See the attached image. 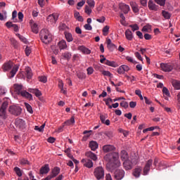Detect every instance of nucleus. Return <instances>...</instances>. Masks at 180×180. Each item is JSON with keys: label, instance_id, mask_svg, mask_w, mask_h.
Segmentation results:
<instances>
[{"label": "nucleus", "instance_id": "nucleus-1", "mask_svg": "<svg viewBox=\"0 0 180 180\" xmlns=\"http://www.w3.org/2000/svg\"><path fill=\"white\" fill-rule=\"evenodd\" d=\"M104 160L107 161V168H108L111 172L122 165L120 160H119V153L117 152L106 154L104 156Z\"/></svg>", "mask_w": 180, "mask_h": 180}, {"label": "nucleus", "instance_id": "nucleus-2", "mask_svg": "<svg viewBox=\"0 0 180 180\" xmlns=\"http://www.w3.org/2000/svg\"><path fill=\"white\" fill-rule=\"evenodd\" d=\"M39 36L42 43H44V44H50L53 41V34L47 29L41 30Z\"/></svg>", "mask_w": 180, "mask_h": 180}, {"label": "nucleus", "instance_id": "nucleus-3", "mask_svg": "<svg viewBox=\"0 0 180 180\" xmlns=\"http://www.w3.org/2000/svg\"><path fill=\"white\" fill-rule=\"evenodd\" d=\"M94 176L98 180L103 179L105 178V170L102 167H98L94 169Z\"/></svg>", "mask_w": 180, "mask_h": 180}, {"label": "nucleus", "instance_id": "nucleus-4", "mask_svg": "<svg viewBox=\"0 0 180 180\" xmlns=\"http://www.w3.org/2000/svg\"><path fill=\"white\" fill-rule=\"evenodd\" d=\"M160 68L162 71H164V72H171L172 70H174V64L173 63H160Z\"/></svg>", "mask_w": 180, "mask_h": 180}, {"label": "nucleus", "instance_id": "nucleus-5", "mask_svg": "<svg viewBox=\"0 0 180 180\" xmlns=\"http://www.w3.org/2000/svg\"><path fill=\"white\" fill-rule=\"evenodd\" d=\"M8 112H10L11 115H14V116H19V115L22 113V108L18 105H11Z\"/></svg>", "mask_w": 180, "mask_h": 180}, {"label": "nucleus", "instance_id": "nucleus-6", "mask_svg": "<svg viewBox=\"0 0 180 180\" xmlns=\"http://www.w3.org/2000/svg\"><path fill=\"white\" fill-rule=\"evenodd\" d=\"M133 164L136 165L137 164V160H131L127 159V160H124L123 162V167L124 169L128 170V169H131L133 168Z\"/></svg>", "mask_w": 180, "mask_h": 180}, {"label": "nucleus", "instance_id": "nucleus-7", "mask_svg": "<svg viewBox=\"0 0 180 180\" xmlns=\"http://www.w3.org/2000/svg\"><path fill=\"white\" fill-rule=\"evenodd\" d=\"M8 108V102H4L0 108V117L2 119H6V108Z\"/></svg>", "mask_w": 180, "mask_h": 180}, {"label": "nucleus", "instance_id": "nucleus-8", "mask_svg": "<svg viewBox=\"0 0 180 180\" xmlns=\"http://www.w3.org/2000/svg\"><path fill=\"white\" fill-rule=\"evenodd\" d=\"M100 63H101V64H105V65H109V67H114V68H116V67L118 66L116 62L106 60L105 58L101 59Z\"/></svg>", "mask_w": 180, "mask_h": 180}, {"label": "nucleus", "instance_id": "nucleus-9", "mask_svg": "<svg viewBox=\"0 0 180 180\" xmlns=\"http://www.w3.org/2000/svg\"><path fill=\"white\" fill-rule=\"evenodd\" d=\"M114 178H115L117 180H121L124 178V170L123 169H117L114 172Z\"/></svg>", "mask_w": 180, "mask_h": 180}, {"label": "nucleus", "instance_id": "nucleus-10", "mask_svg": "<svg viewBox=\"0 0 180 180\" xmlns=\"http://www.w3.org/2000/svg\"><path fill=\"white\" fill-rule=\"evenodd\" d=\"M153 165V160L150 159L147 161L144 168H143V175H148V172H150V169L151 166Z\"/></svg>", "mask_w": 180, "mask_h": 180}, {"label": "nucleus", "instance_id": "nucleus-11", "mask_svg": "<svg viewBox=\"0 0 180 180\" xmlns=\"http://www.w3.org/2000/svg\"><path fill=\"white\" fill-rule=\"evenodd\" d=\"M15 126L17 127H19V129H21V130H23L26 127V122H25V120L20 119V118H17L15 120Z\"/></svg>", "mask_w": 180, "mask_h": 180}, {"label": "nucleus", "instance_id": "nucleus-12", "mask_svg": "<svg viewBox=\"0 0 180 180\" xmlns=\"http://www.w3.org/2000/svg\"><path fill=\"white\" fill-rule=\"evenodd\" d=\"M46 20L50 23H56L58 20V15L56 13L51 14L48 16Z\"/></svg>", "mask_w": 180, "mask_h": 180}, {"label": "nucleus", "instance_id": "nucleus-13", "mask_svg": "<svg viewBox=\"0 0 180 180\" xmlns=\"http://www.w3.org/2000/svg\"><path fill=\"white\" fill-rule=\"evenodd\" d=\"M60 169L58 167H54L52 171L51 174L48 175L49 177H50L51 179H53V178H56L58 174H60Z\"/></svg>", "mask_w": 180, "mask_h": 180}, {"label": "nucleus", "instance_id": "nucleus-14", "mask_svg": "<svg viewBox=\"0 0 180 180\" xmlns=\"http://www.w3.org/2000/svg\"><path fill=\"white\" fill-rule=\"evenodd\" d=\"M13 67V63H12L11 61H8L2 65V70L4 72H6V71H9V70H11Z\"/></svg>", "mask_w": 180, "mask_h": 180}, {"label": "nucleus", "instance_id": "nucleus-15", "mask_svg": "<svg viewBox=\"0 0 180 180\" xmlns=\"http://www.w3.org/2000/svg\"><path fill=\"white\" fill-rule=\"evenodd\" d=\"M50 172V167L49 165H45L44 166H42L39 170V174L40 175H46Z\"/></svg>", "mask_w": 180, "mask_h": 180}, {"label": "nucleus", "instance_id": "nucleus-16", "mask_svg": "<svg viewBox=\"0 0 180 180\" xmlns=\"http://www.w3.org/2000/svg\"><path fill=\"white\" fill-rule=\"evenodd\" d=\"M120 9H121L122 12L126 15L130 11V6L127 4L122 3L120 4Z\"/></svg>", "mask_w": 180, "mask_h": 180}, {"label": "nucleus", "instance_id": "nucleus-17", "mask_svg": "<svg viewBox=\"0 0 180 180\" xmlns=\"http://www.w3.org/2000/svg\"><path fill=\"white\" fill-rule=\"evenodd\" d=\"M148 8L150 9V11H154L155 12H157V11H158V6L154 4V1H153V0H149L148 3Z\"/></svg>", "mask_w": 180, "mask_h": 180}, {"label": "nucleus", "instance_id": "nucleus-18", "mask_svg": "<svg viewBox=\"0 0 180 180\" xmlns=\"http://www.w3.org/2000/svg\"><path fill=\"white\" fill-rule=\"evenodd\" d=\"M116 148L112 145H105L103 146V153H110V151H115Z\"/></svg>", "mask_w": 180, "mask_h": 180}, {"label": "nucleus", "instance_id": "nucleus-19", "mask_svg": "<svg viewBox=\"0 0 180 180\" xmlns=\"http://www.w3.org/2000/svg\"><path fill=\"white\" fill-rule=\"evenodd\" d=\"M82 164H84V167H86V168H92L94 167V162L91 160H85L82 159Z\"/></svg>", "mask_w": 180, "mask_h": 180}, {"label": "nucleus", "instance_id": "nucleus-20", "mask_svg": "<svg viewBox=\"0 0 180 180\" xmlns=\"http://www.w3.org/2000/svg\"><path fill=\"white\" fill-rule=\"evenodd\" d=\"M85 155L87 157V158H90V160H92L93 161H96L98 160V156H96V154L91 151L86 152Z\"/></svg>", "mask_w": 180, "mask_h": 180}, {"label": "nucleus", "instance_id": "nucleus-21", "mask_svg": "<svg viewBox=\"0 0 180 180\" xmlns=\"http://www.w3.org/2000/svg\"><path fill=\"white\" fill-rule=\"evenodd\" d=\"M19 70V65H15L11 71L10 72V76L9 78H13V77H15V75H16V73L18 72Z\"/></svg>", "mask_w": 180, "mask_h": 180}, {"label": "nucleus", "instance_id": "nucleus-22", "mask_svg": "<svg viewBox=\"0 0 180 180\" xmlns=\"http://www.w3.org/2000/svg\"><path fill=\"white\" fill-rule=\"evenodd\" d=\"M13 88L15 89V92L18 94V95H20L23 91H22L23 86L22 84H15L13 85Z\"/></svg>", "mask_w": 180, "mask_h": 180}, {"label": "nucleus", "instance_id": "nucleus-23", "mask_svg": "<svg viewBox=\"0 0 180 180\" xmlns=\"http://www.w3.org/2000/svg\"><path fill=\"white\" fill-rule=\"evenodd\" d=\"M120 158L122 161H126L129 160V153H127V151L122 150L120 152Z\"/></svg>", "mask_w": 180, "mask_h": 180}, {"label": "nucleus", "instance_id": "nucleus-24", "mask_svg": "<svg viewBox=\"0 0 180 180\" xmlns=\"http://www.w3.org/2000/svg\"><path fill=\"white\" fill-rule=\"evenodd\" d=\"M89 147L92 151H96L98 147V142L95 141H91L89 143Z\"/></svg>", "mask_w": 180, "mask_h": 180}, {"label": "nucleus", "instance_id": "nucleus-25", "mask_svg": "<svg viewBox=\"0 0 180 180\" xmlns=\"http://www.w3.org/2000/svg\"><path fill=\"white\" fill-rule=\"evenodd\" d=\"M100 119L103 124H105L106 126H110V120H106V115H101Z\"/></svg>", "mask_w": 180, "mask_h": 180}, {"label": "nucleus", "instance_id": "nucleus-26", "mask_svg": "<svg viewBox=\"0 0 180 180\" xmlns=\"http://www.w3.org/2000/svg\"><path fill=\"white\" fill-rule=\"evenodd\" d=\"M58 46L60 50H65V49H67L68 47V46H67V41H65V40H64V39L59 41L58 43Z\"/></svg>", "mask_w": 180, "mask_h": 180}, {"label": "nucleus", "instance_id": "nucleus-27", "mask_svg": "<svg viewBox=\"0 0 180 180\" xmlns=\"http://www.w3.org/2000/svg\"><path fill=\"white\" fill-rule=\"evenodd\" d=\"M62 57L64 60L70 61V60H71V58L72 57V53L69 51H65L62 53Z\"/></svg>", "mask_w": 180, "mask_h": 180}, {"label": "nucleus", "instance_id": "nucleus-28", "mask_svg": "<svg viewBox=\"0 0 180 180\" xmlns=\"http://www.w3.org/2000/svg\"><path fill=\"white\" fill-rule=\"evenodd\" d=\"M78 50H79V51H82L83 54H91V50H89L88 48L85 47L84 46H79L78 47Z\"/></svg>", "mask_w": 180, "mask_h": 180}, {"label": "nucleus", "instance_id": "nucleus-29", "mask_svg": "<svg viewBox=\"0 0 180 180\" xmlns=\"http://www.w3.org/2000/svg\"><path fill=\"white\" fill-rule=\"evenodd\" d=\"M74 18L76 19V20H78V22L84 21V18L79 14V12L77 11H74Z\"/></svg>", "mask_w": 180, "mask_h": 180}, {"label": "nucleus", "instance_id": "nucleus-30", "mask_svg": "<svg viewBox=\"0 0 180 180\" xmlns=\"http://www.w3.org/2000/svg\"><path fill=\"white\" fill-rule=\"evenodd\" d=\"M130 5H131L133 12L134 13H139V6H137V4H136V2H134V1H131Z\"/></svg>", "mask_w": 180, "mask_h": 180}, {"label": "nucleus", "instance_id": "nucleus-31", "mask_svg": "<svg viewBox=\"0 0 180 180\" xmlns=\"http://www.w3.org/2000/svg\"><path fill=\"white\" fill-rule=\"evenodd\" d=\"M172 85L174 88V89L179 90L180 89V81L176 79H173L172 81Z\"/></svg>", "mask_w": 180, "mask_h": 180}, {"label": "nucleus", "instance_id": "nucleus-32", "mask_svg": "<svg viewBox=\"0 0 180 180\" xmlns=\"http://www.w3.org/2000/svg\"><path fill=\"white\" fill-rule=\"evenodd\" d=\"M20 95H21V96H22L23 98H26L27 99L30 100L33 98V96L26 91H22Z\"/></svg>", "mask_w": 180, "mask_h": 180}, {"label": "nucleus", "instance_id": "nucleus-33", "mask_svg": "<svg viewBox=\"0 0 180 180\" xmlns=\"http://www.w3.org/2000/svg\"><path fill=\"white\" fill-rule=\"evenodd\" d=\"M25 72H26L27 79H32V77H33L32 69L30 68H26Z\"/></svg>", "mask_w": 180, "mask_h": 180}, {"label": "nucleus", "instance_id": "nucleus-34", "mask_svg": "<svg viewBox=\"0 0 180 180\" xmlns=\"http://www.w3.org/2000/svg\"><path fill=\"white\" fill-rule=\"evenodd\" d=\"M125 37L127 40H133V32L130 30H127L125 32Z\"/></svg>", "mask_w": 180, "mask_h": 180}, {"label": "nucleus", "instance_id": "nucleus-35", "mask_svg": "<svg viewBox=\"0 0 180 180\" xmlns=\"http://www.w3.org/2000/svg\"><path fill=\"white\" fill-rule=\"evenodd\" d=\"M141 174V167L136 168L133 172V175H134V176H135V178H139V176H140Z\"/></svg>", "mask_w": 180, "mask_h": 180}, {"label": "nucleus", "instance_id": "nucleus-36", "mask_svg": "<svg viewBox=\"0 0 180 180\" xmlns=\"http://www.w3.org/2000/svg\"><path fill=\"white\" fill-rule=\"evenodd\" d=\"M65 37L67 41H68V43H70V42L72 41V40H74V38L72 37V34L70 32H65Z\"/></svg>", "mask_w": 180, "mask_h": 180}, {"label": "nucleus", "instance_id": "nucleus-37", "mask_svg": "<svg viewBox=\"0 0 180 180\" xmlns=\"http://www.w3.org/2000/svg\"><path fill=\"white\" fill-rule=\"evenodd\" d=\"M75 123V118L72 117L70 120H68L66 122H64V124L66 126H71V124H74Z\"/></svg>", "mask_w": 180, "mask_h": 180}, {"label": "nucleus", "instance_id": "nucleus-38", "mask_svg": "<svg viewBox=\"0 0 180 180\" xmlns=\"http://www.w3.org/2000/svg\"><path fill=\"white\" fill-rule=\"evenodd\" d=\"M30 92H32V94H34L35 96L37 98H40L41 96V91H40L39 89H32Z\"/></svg>", "mask_w": 180, "mask_h": 180}, {"label": "nucleus", "instance_id": "nucleus-39", "mask_svg": "<svg viewBox=\"0 0 180 180\" xmlns=\"http://www.w3.org/2000/svg\"><path fill=\"white\" fill-rule=\"evenodd\" d=\"M31 29H32L33 33H35V34H37V33H39V27L37 26V24L34 23L31 26Z\"/></svg>", "mask_w": 180, "mask_h": 180}, {"label": "nucleus", "instance_id": "nucleus-40", "mask_svg": "<svg viewBox=\"0 0 180 180\" xmlns=\"http://www.w3.org/2000/svg\"><path fill=\"white\" fill-rule=\"evenodd\" d=\"M101 72L104 75V77H109V78H112L113 77V75L108 70H101Z\"/></svg>", "mask_w": 180, "mask_h": 180}, {"label": "nucleus", "instance_id": "nucleus-41", "mask_svg": "<svg viewBox=\"0 0 180 180\" xmlns=\"http://www.w3.org/2000/svg\"><path fill=\"white\" fill-rule=\"evenodd\" d=\"M92 8L89 7V6H85L84 13H86L89 16L92 13Z\"/></svg>", "mask_w": 180, "mask_h": 180}, {"label": "nucleus", "instance_id": "nucleus-42", "mask_svg": "<svg viewBox=\"0 0 180 180\" xmlns=\"http://www.w3.org/2000/svg\"><path fill=\"white\" fill-rule=\"evenodd\" d=\"M162 15L165 18V19H170L171 18V13L168 11H162Z\"/></svg>", "mask_w": 180, "mask_h": 180}, {"label": "nucleus", "instance_id": "nucleus-43", "mask_svg": "<svg viewBox=\"0 0 180 180\" xmlns=\"http://www.w3.org/2000/svg\"><path fill=\"white\" fill-rule=\"evenodd\" d=\"M89 133H92V131H87V130H86V131H84V132H83V134H86V136H84V137H83V139H82V140L84 141H85V140H86V139H88V137H90L91 136V134H89Z\"/></svg>", "mask_w": 180, "mask_h": 180}, {"label": "nucleus", "instance_id": "nucleus-44", "mask_svg": "<svg viewBox=\"0 0 180 180\" xmlns=\"http://www.w3.org/2000/svg\"><path fill=\"white\" fill-rule=\"evenodd\" d=\"M86 4L89 5V8H95V1L94 0H86Z\"/></svg>", "mask_w": 180, "mask_h": 180}, {"label": "nucleus", "instance_id": "nucleus-45", "mask_svg": "<svg viewBox=\"0 0 180 180\" xmlns=\"http://www.w3.org/2000/svg\"><path fill=\"white\" fill-rule=\"evenodd\" d=\"M25 106L27 110V112H29V113H33V108H32V105H30L27 103H25Z\"/></svg>", "mask_w": 180, "mask_h": 180}, {"label": "nucleus", "instance_id": "nucleus-46", "mask_svg": "<svg viewBox=\"0 0 180 180\" xmlns=\"http://www.w3.org/2000/svg\"><path fill=\"white\" fill-rule=\"evenodd\" d=\"M109 26L105 25L103 28V36H108V34H109Z\"/></svg>", "mask_w": 180, "mask_h": 180}, {"label": "nucleus", "instance_id": "nucleus-47", "mask_svg": "<svg viewBox=\"0 0 180 180\" xmlns=\"http://www.w3.org/2000/svg\"><path fill=\"white\" fill-rule=\"evenodd\" d=\"M16 36L22 41V43H25V44H27V39L25 38V37L20 35V34H16Z\"/></svg>", "mask_w": 180, "mask_h": 180}, {"label": "nucleus", "instance_id": "nucleus-48", "mask_svg": "<svg viewBox=\"0 0 180 180\" xmlns=\"http://www.w3.org/2000/svg\"><path fill=\"white\" fill-rule=\"evenodd\" d=\"M14 171L16 175H18V176H22V170H20V168L16 167L14 168Z\"/></svg>", "mask_w": 180, "mask_h": 180}, {"label": "nucleus", "instance_id": "nucleus-49", "mask_svg": "<svg viewBox=\"0 0 180 180\" xmlns=\"http://www.w3.org/2000/svg\"><path fill=\"white\" fill-rule=\"evenodd\" d=\"M44 127H46V123L43 124L40 127H39V126H35L34 130H37L38 131H43V130H44Z\"/></svg>", "mask_w": 180, "mask_h": 180}, {"label": "nucleus", "instance_id": "nucleus-50", "mask_svg": "<svg viewBox=\"0 0 180 180\" xmlns=\"http://www.w3.org/2000/svg\"><path fill=\"white\" fill-rule=\"evenodd\" d=\"M165 1L166 0H155V2L160 6H165Z\"/></svg>", "mask_w": 180, "mask_h": 180}, {"label": "nucleus", "instance_id": "nucleus-51", "mask_svg": "<svg viewBox=\"0 0 180 180\" xmlns=\"http://www.w3.org/2000/svg\"><path fill=\"white\" fill-rule=\"evenodd\" d=\"M125 60H127L129 63H131L132 64H137V62L134 60V59H133L131 56H127Z\"/></svg>", "mask_w": 180, "mask_h": 180}, {"label": "nucleus", "instance_id": "nucleus-52", "mask_svg": "<svg viewBox=\"0 0 180 180\" xmlns=\"http://www.w3.org/2000/svg\"><path fill=\"white\" fill-rule=\"evenodd\" d=\"M51 49L53 54H56V55L58 54V49H57V46H56V45H52L51 46Z\"/></svg>", "mask_w": 180, "mask_h": 180}, {"label": "nucleus", "instance_id": "nucleus-53", "mask_svg": "<svg viewBox=\"0 0 180 180\" xmlns=\"http://www.w3.org/2000/svg\"><path fill=\"white\" fill-rule=\"evenodd\" d=\"M120 105L122 108H124V109H127V108H129V103L127 101H122Z\"/></svg>", "mask_w": 180, "mask_h": 180}, {"label": "nucleus", "instance_id": "nucleus-54", "mask_svg": "<svg viewBox=\"0 0 180 180\" xmlns=\"http://www.w3.org/2000/svg\"><path fill=\"white\" fill-rule=\"evenodd\" d=\"M39 79L40 82H43L44 84H46V82H47V77L46 76H40L39 77Z\"/></svg>", "mask_w": 180, "mask_h": 180}, {"label": "nucleus", "instance_id": "nucleus-55", "mask_svg": "<svg viewBox=\"0 0 180 180\" xmlns=\"http://www.w3.org/2000/svg\"><path fill=\"white\" fill-rule=\"evenodd\" d=\"M86 71H87V75H92V74H94V68L89 67L86 69Z\"/></svg>", "mask_w": 180, "mask_h": 180}, {"label": "nucleus", "instance_id": "nucleus-56", "mask_svg": "<svg viewBox=\"0 0 180 180\" xmlns=\"http://www.w3.org/2000/svg\"><path fill=\"white\" fill-rule=\"evenodd\" d=\"M20 164L21 165H27L29 164V160H26V159H21L20 160Z\"/></svg>", "mask_w": 180, "mask_h": 180}, {"label": "nucleus", "instance_id": "nucleus-57", "mask_svg": "<svg viewBox=\"0 0 180 180\" xmlns=\"http://www.w3.org/2000/svg\"><path fill=\"white\" fill-rule=\"evenodd\" d=\"M162 92L164 95H166V96H169V91L168 89H167V87H163Z\"/></svg>", "mask_w": 180, "mask_h": 180}, {"label": "nucleus", "instance_id": "nucleus-58", "mask_svg": "<svg viewBox=\"0 0 180 180\" xmlns=\"http://www.w3.org/2000/svg\"><path fill=\"white\" fill-rule=\"evenodd\" d=\"M115 47H116V45H115L113 43L112 44H110L109 45H107V48L110 51H112V50H114Z\"/></svg>", "mask_w": 180, "mask_h": 180}, {"label": "nucleus", "instance_id": "nucleus-59", "mask_svg": "<svg viewBox=\"0 0 180 180\" xmlns=\"http://www.w3.org/2000/svg\"><path fill=\"white\" fill-rule=\"evenodd\" d=\"M3 13L5 16L0 13V20H4L6 19V11H3Z\"/></svg>", "mask_w": 180, "mask_h": 180}, {"label": "nucleus", "instance_id": "nucleus-60", "mask_svg": "<svg viewBox=\"0 0 180 180\" xmlns=\"http://www.w3.org/2000/svg\"><path fill=\"white\" fill-rule=\"evenodd\" d=\"M77 76L79 79H84L85 78V74H84L83 72L77 73Z\"/></svg>", "mask_w": 180, "mask_h": 180}, {"label": "nucleus", "instance_id": "nucleus-61", "mask_svg": "<svg viewBox=\"0 0 180 180\" xmlns=\"http://www.w3.org/2000/svg\"><path fill=\"white\" fill-rule=\"evenodd\" d=\"M129 27H131L133 32H136V30H139V25L137 24L129 25Z\"/></svg>", "mask_w": 180, "mask_h": 180}, {"label": "nucleus", "instance_id": "nucleus-62", "mask_svg": "<svg viewBox=\"0 0 180 180\" xmlns=\"http://www.w3.org/2000/svg\"><path fill=\"white\" fill-rule=\"evenodd\" d=\"M30 53H32V50L30 49V48L27 46L26 49H25V54H26V56L27 57H29V56H30Z\"/></svg>", "mask_w": 180, "mask_h": 180}, {"label": "nucleus", "instance_id": "nucleus-63", "mask_svg": "<svg viewBox=\"0 0 180 180\" xmlns=\"http://www.w3.org/2000/svg\"><path fill=\"white\" fill-rule=\"evenodd\" d=\"M135 57H136V58H138V60H139L140 61H143V58L141 57V55L140 54V53L136 52Z\"/></svg>", "mask_w": 180, "mask_h": 180}, {"label": "nucleus", "instance_id": "nucleus-64", "mask_svg": "<svg viewBox=\"0 0 180 180\" xmlns=\"http://www.w3.org/2000/svg\"><path fill=\"white\" fill-rule=\"evenodd\" d=\"M117 72H118V74H124V70L122 65L118 68Z\"/></svg>", "mask_w": 180, "mask_h": 180}]
</instances>
